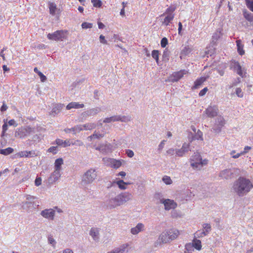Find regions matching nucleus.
<instances>
[{"instance_id": "16", "label": "nucleus", "mask_w": 253, "mask_h": 253, "mask_svg": "<svg viewBox=\"0 0 253 253\" xmlns=\"http://www.w3.org/2000/svg\"><path fill=\"white\" fill-rule=\"evenodd\" d=\"M128 245L125 244L118 248L114 249L107 253H127L128 251Z\"/></svg>"}, {"instance_id": "26", "label": "nucleus", "mask_w": 253, "mask_h": 253, "mask_svg": "<svg viewBox=\"0 0 253 253\" xmlns=\"http://www.w3.org/2000/svg\"><path fill=\"white\" fill-rule=\"evenodd\" d=\"M165 17L162 21V24L164 25L168 26L174 18V14L165 15Z\"/></svg>"}, {"instance_id": "57", "label": "nucleus", "mask_w": 253, "mask_h": 253, "mask_svg": "<svg viewBox=\"0 0 253 253\" xmlns=\"http://www.w3.org/2000/svg\"><path fill=\"white\" fill-rule=\"evenodd\" d=\"M185 249L186 251L185 252H190L192 250H193V245L192 243H188L185 245Z\"/></svg>"}, {"instance_id": "32", "label": "nucleus", "mask_w": 253, "mask_h": 253, "mask_svg": "<svg viewBox=\"0 0 253 253\" xmlns=\"http://www.w3.org/2000/svg\"><path fill=\"white\" fill-rule=\"evenodd\" d=\"M118 121L121 122L127 123L132 120V118L130 116H121L118 115Z\"/></svg>"}, {"instance_id": "38", "label": "nucleus", "mask_w": 253, "mask_h": 253, "mask_svg": "<svg viewBox=\"0 0 253 253\" xmlns=\"http://www.w3.org/2000/svg\"><path fill=\"white\" fill-rule=\"evenodd\" d=\"M13 152V149L11 147H8L4 149H0V154L7 155L12 153Z\"/></svg>"}, {"instance_id": "56", "label": "nucleus", "mask_w": 253, "mask_h": 253, "mask_svg": "<svg viewBox=\"0 0 253 253\" xmlns=\"http://www.w3.org/2000/svg\"><path fill=\"white\" fill-rule=\"evenodd\" d=\"M18 157L28 158V151H20L17 154Z\"/></svg>"}, {"instance_id": "6", "label": "nucleus", "mask_w": 253, "mask_h": 253, "mask_svg": "<svg viewBox=\"0 0 253 253\" xmlns=\"http://www.w3.org/2000/svg\"><path fill=\"white\" fill-rule=\"evenodd\" d=\"M66 32L63 30H57L53 33H49L47 37L49 40L53 41H62L65 38Z\"/></svg>"}, {"instance_id": "30", "label": "nucleus", "mask_w": 253, "mask_h": 253, "mask_svg": "<svg viewBox=\"0 0 253 253\" xmlns=\"http://www.w3.org/2000/svg\"><path fill=\"white\" fill-rule=\"evenodd\" d=\"M96 150L100 151L102 153H107L110 149V144L101 145L96 148Z\"/></svg>"}, {"instance_id": "46", "label": "nucleus", "mask_w": 253, "mask_h": 253, "mask_svg": "<svg viewBox=\"0 0 253 253\" xmlns=\"http://www.w3.org/2000/svg\"><path fill=\"white\" fill-rule=\"evenodd\" d=\"M113 159L109 158H104L102 159V161L103 162V163L106 165V166L111 167L112 165V161Z\"/></svg>"}, {"instance_id": "17", "label": "nucleus", "mask_w": 253, "mask_h": 253, "mask_svg": "<svg viewBox=\"0 0 253 253\" xmlns=\"http://www.w3.org/2000/svg\"><path fill=\"white\" fill-rule=\"evenodd\" d=\"M89 235L95 242H98L100 238V229L96 227L91 228L89 231Z\"/></svg>"}, {"instance_id": "50", "label": "nucleus", "mask_w": 253, "mask_h": 253, "mask_svg": "<svg viewBox=\"0 0 253 253\" xmlns=\"http://www.w3.org/2000/svg\"><path fill=\"white\" fill-rule=\"evenodd\" d=\"M71 145H76L78 146H81L84 145V143L80 140H76L74 141L71 140Z\"/></svg>"}, {"instance_id": "18", "label": "nucleus", "mask_w": 253, "mask_h": 253, "mask_svg": "<svg viewBox=\"0 0 253 253\" xmlns=\"http://www.w3.org/2000/svg\"><path fill=\"white\" fill-rule=\"evenodd\" d=\"M208 163V160L205 159L203 160L201 157V160L199 162L194 163L191 165V167L194 169H200L203 166H206Z\"/></svg>"}, {"instance_id": "22", "label": "nucleus", "mask_w": 253, "mask_h": 253, "mask_svg": "<svg viewBox=\"0 0 253 253\" xmlns=\"http://www.w3.org/2000/svg\"><path fill=\"white\" fill-rule=\"evenodd\" d=\"M84 107V104H80L78 102H72L69 103L66 106V109L70 110L71 109H79Z\"/></svg>"}, {"instance_id": "55", "label": "nucleus", "mask_w": 253, "mask_h": 253, "mask_svg": "<svg viewBox=\"0 0 253 253\" xmlns=\"http://www.w3.org/2000/svg\"><path fill=\"white\" fill-rule=\"evenodd\" d=\"M93 6L96 7H100L102 5V2L100 0H91Z\"/></svg>"}, {"instance_id": "61", "label": "nucleus", "mask_w": 253, "mask_h": 253, "mask_svg": "<svg viewBox=\"0 0 253 253\" xmlns=\"http://www.w3.org/2000/svg\"><path fill=\"white\" fill-rule=\"evenodd\" d=\"M36 197L33 196L27 195L26 196V201H29L31 203H35L34 200L36 199Z\"/></svg>"}, {"instance_id": "20", "label": "nucleus", "mask_w": 253, "mask_h": 253, "mask_svg": "<svg viewBox=\"0 0 253 253\" xmlns=\"http://www.w3.org/2000/svg\"><path fill=\"white\" fill-rule=\"evenodd\" d=\"M145 225L142 223H138L136 226L132 227L130 229V233L132 235H137L139 233L144 231Z\"/></svg>"}, {"instance_id": "5", "label": "nucleus", "mask_w": 253, "mask_h": 253, "mask_svg": "<svg viewBox=\"0 0 253 253\" xmlns=\"http://www.w3.org/2000/svg\"><path fill=\"white\" fill-rule=\"evenodd\" d=\"M35 132V128L26 126L19 128L15 132V136L20 138H24L26 136L33 134Z\"/></svg>"}, {"instance_id": "2", "label": "nucleus", "mask_w": 253, "mask_h": 253, "mask_svg": "<svg viewBox=\"0 0 253 253\" xmlns=\"http://www.w3.org/2000/svg\"><path fill=\"white\" fill-rule=\"evenodd\" d=\"M253 188V183L249 179L244 177H239L234 181L232 190L239 197L247 195Z\"/></svg>"}, {"instance_id": "29", "label": "nucleus", "mask_w": 253, "mask_h": 253, "mask_svg": "<svg viewBox=\"0 0 253 253\" xmlns=\"http://www.w3.org/2000/svg\"><path fill=\"white\" fill-rule=\"evenodd\" d=\"M48 4L50 14L54 15L57 12L59 11V9L57 8L56 5L54 3L49 2Z\"/></svg>"}, {"instance_id": "21", "label": "nucleus", "mask_w": 253, "mask_h": 253, "mask_svg": "<svg viewBox=\"0 0 253 253\" xmlns=\"http://www.w3.org/2000/svg\"><path fill=\"white\" fill-rule=\"evenodd\" d=\"M79 126L81 127L82 131L84 130H91L96 127V125L95 123H89L84 125H80Z\"/></svg>"}, {"instance_id": "45", "label": "nucleus", "mask_w": 253, "mask_h": 253, "mask_svg": "<svg viewBox=\"0 0 253 253\" xmlns=\"http://www.w3.org/2000/svg\"><path fill=\"white\" fill-rule=\"evenodd\" d=\"M159 52L157 50H153L152 52V57L156 60V61L158 64L159 62Z\"/></svg>"}, {"instance_id": "52", "label": "nucleus", "mask_w": 253, "mask_h": 253, "mask_svg": "<svg viewBox=\"0 0 253 253\" xmlns=\"http://www.w3.org/2000/svg\"><path fill=\"white\" fill-rule=\"evenodd\" d=\"M248 8L253 11V0H245Z\"/></svg>"}, {"instance_id": "12", "label": "nucleus", "mask_w": 253, "mask_h": 253, "mask_svg": "<svg viewBox=\"0 0 253 253\" xmlns=\"http://www.w3.org/2000/svg\"><path fill=\"white\" fill-rule=\"evenodd\" d=\"M101 111L99 107H95L87 110L82 114L83 118L86 119L87 117L94 116Z\"/></svg>"}, {"instance_id": "48", "label": "nucleus", "mask_w": 253, "mask_h": 253, "mask_svg": "<svg viewBox=\"0 0 253 253\" xmlns=\"http://www.w3.org/2000/svg\"><path fill=\"white\" fill-rule=\"evenodd\" d=\"M221 34L220 31L217 30L212 36L213 41L217 40L221 36Z\"/></svg>"}, {"instance_id": "9", "label": "nucleus", "mask_w": 253, "mask_h": 253, "mask_svg": "<svg viewBox=\"0 0 253 253\" xmlns=\"http://www.w3.org/2000/svg\"><path fill=\"white\" fill-rule=\"evenodd\" d=\"M190 143H184L181 148L175 149L176 156L179 157H183L186 153L190 151Z\"/></svg>"}, {"instance_id": "54", "label": "nucleus", "mask_w": 253, "mask_h": 253, "mask_svg": "<svg viewBox=\"0 0 253 253\" xmlns=\"http://www.w3.org/2000/svg\"><path fill=\"white\" fill-rule=\"evenodd\" d=\"M82 27L84 29H90L92 27V24L84 22L82 24Z\"/></svg>"}, {"instance_id": "59", "label": "nucleus", "mask_w": 253, "mask_h": 253, "mask_svg": "<svg viewBox=\"0 0 253 253\" xmlns=\"http://www.w3.org/2000/svg\"><path fill=\"white\" fill-rule=\"evenodd\" d=\"M48 152L52 153L53 154H55L57 152V146H52L50 147L47 150Z\"/></svg>"}, {"instance_id": "10", "label": "nucleus", "mask_w": 253, "mask_h": 253, "mask_svg": "<svg viewBox=\"0 0 253 253\" xmlns=\"http://www.w3.org/2000/svg\"><path fill=\"white\" fill-rule=\"evenodd\" d=\"M161 203L164 204L166 211L174 209L177 207V204L173 200L169 199H161Z\"/></svg>"}, {"instance_id": "51", "label": "nucleus", "mask_w": 253, "mask_h": 253, "mask_svg": "<svg viewBox=\"0 0 253 253\" xmlns=\"http://www.w3.org/2000/svg\"><path fill=\"white\" fill-rule=\"evenodd\" d=\"M203 227L205 229L206 233L208 234L211 230V226L209 223H204L203 225Z\"/></svg>"}, {"instance_id": "14", "label": "nucleus", "mask_w": 253, "mask_h": 253, "mask_svg": "<svg viewBox=\"0 0 253 253\" xmlns=\"http://www.w3.org/2000/svg\"><path fill=\"white\" fill-rule=\"evenodd\" d=\"M61 176V172L60 170L54 169V171L51 173L48 178V182L49 184H53L58 180Z\"/></svg>"}, {"instance_id": "37", "label": "nucleus", "mask_w": 253, "mask_h": 253, "mask_svg": "<svg viewBox=\"0 0 253 253\" xmlns=\"http://www.w3.org/2000/svg\"><path fill=\"white\" fill-rule=\"evenodd\" d=\"M114 183H116V184L118 186V187L121 190H126V182H124L123 180H119L117 181L114 182Z\"/></svg>"}, {"instance_id": "4", "label": "nucleus", "mask_w": 253, "mask_h": 253, "mask_svg": "<svg viewBox=\"0 0 253 253\" xmlns=\"http://www.w3.org/2000/svg\"><path fill=\"white\" fill-rule=\"evenodd\" d=\"M97 176V171L95 169L91 168L85 172L82 177V183L84 185L91 184Z\"/></svg>"}, {"instance_id": "31", "label": "nucleus", "mask_w": 253, "mask_h": 253, "mask_svg": "<svg viewBox=\"0 0 253 253\" xmlns=\"http://www.w3.org/2000/svg\"><path fill=\"white\" fill-rule=\"evenodd\" d=\"M63 164V160L62 158L56 159L54 163V169L61 171V166Z\"/></svg>"}, {"instance_id": "41", "label": "nucleus", "mask_w": 253, "mask_h": 253, "mask_svg": "<svg viewBox=\"0 0 253 253\" xmlns=\"http://www.w3.org/2000/svg\"><path fill=\"white\" fill-rule=\"evenodd\" d=\"M169 51L166 48L164 51L162 58L163 60L165 61H168L169 60Z\"/></svg>"}, {"instance_id": "13", "label": "nucleus", "mask_w": 253, "mask_h": 253, "mask_svg": "<svg viewBox=\"0 0 253 253\" xmlns=\"http://www.w3.org/2000/svg\"><path fill=\"white\" fill-rule=\"evenodd\" d=\"M39 205H36L35 203H31L29 201H25L22 202V208L25 210L27 212H30L34 209H36Z\"/></svg>"}, {"instance_id": "34", "label": "nucleus", "mask_w": 253, "mask_h": 253, "mask_svg": "<svg viewBox=\"0 0 253 253\" xmlns=\"http://www.w3.org/2000/svg\"><path fill=\"white\" fill-rule=\"evenodd\" d=\"M192 244L194 248L197 250H201L202 248L201 242L200 240L197 239L196 238L193 240Z\"/></svg>"}, {"instance_id": "42", "label": "nucleus", "mask_w": 253, "mask_h": 253, "mask_svg": "<svg viewBox=\"0 0 253 253\" xmlns=\"http://www.w3.org/2000/svg\"><path fill=\"white\" fill-rule=\"evenodd\" d=\"M202 136H203V133H202V132L201 130H198L196 132V134H195V136L193 137V138L191 140V141H192L194 139L203 140Z\"/></svg>"}, {"instance_id": "36", "label": "nucleus", "mask_w": 253, "mask_h": 253, "mask_svg": "<svg viewBox=\"0 0 253 253\" xmlns=\"http://www.w3.org/2000/svg\"><path fill=\"white\" fill-rule=\"evenodd\" d=\"M118 115L113 116L109 118H106L103 120V123H110L111 122H118Z\"/></svg>"}, {"instance_id": "27", "label": "nucleus", "mask_w": 253, "mask_h": 253, "mask_svg": "<svg viewBox=\"0 0 253 253\" xmlns=\"http://www.w3.org/2000/svg\"><path fill=\"white\" fill-rule=\"evenodd\" d=\"M209 76L207 77H201L199 79H198L195 82L194 84V85L193 88L195 89L198 88L202 84L206 81V80L208 78Z\"/></svg>"}, {"instance_id": "23", "label": "nucleus", "mask_w": 253, "mask_h": 253, "mask_svg": "<svg viewBox=\"0 0 253 253\" xmlns=\"http://www.w3.org/2000/svg\"><path fill=\"white\" fill-rule=\"evenodd\" d=\"M64 130L67 133H70L71 131H72L74 134H76L77 133L82 131V128L81 127H80V126H79V125H77L71 128H65Z\"/></svg>"}, {"instance_id": "53", "label": "nucleus", "mask_w": 253, "mask_h": 253, "mask_svg": "<svg viewBox=\"0 0 253 253\" xmlns=\"http://www.w3.org/2000/svg\"><path fill=\"white\" fill-rule=\"evenodd\" d=\"M235 93L239 97L242 98L244 96V92L240 87H238L236 89Z\"/></svg>"}, {"instance_id": "7", "label": "nucleus", "mask_w": 253, "mask_h": 253, "mask_svg": "<svg viewBox=\"0 0 253 253\" xmlns=\"http://www.w3.org/2000/svg\"><path fill=\"white\" fill-rule=\"evenodd\" d=\"M225 124V121L223 117L221 116H217L215 120L214 125L212 127L213 130L216 133H219L221 131V128Z\"/></svg>"}, {"instance_id": "1", "label": "nucleus", "mask_w": 253, "mask_h": 253, "mask_svg": "<svg viewBox=\"0 0 253 253\" xmlns=\"http://www.w3.org/2000/svg\"><path fill=\"white\" fill-rule=\"evenodd\" d=\"M107 197L106 206L108 209L112 210L131 201L133 196L128 192H121L117 195H116V192H111L107 195Z\"/></svg>"}, {"instance_id": "8", "label": "nucleus", "mask_w": 253, "mask_h": 253, "mask_svg": "<svg viewBox=\"0 0 253 253\" xmlns=\"http://www.w3.org/2000/svg\"><path fill=\"white\" fill-rule=\"evenodd\" d=\"M218 111V108L216 105H210L204 112L203 115L206 114L208 117L213 118L217 116Z\"/></svg>"}, {"instance_id": "25", "label": "nucleus", "mask_w": 253, "mask_h": 253, "mask_svg": "<svg viewBox=\"0 0 253 253\" xmlns=\"http://www.w3.org/2000/svg\"><path fill=\"white\" fill-rule=\"evenodd\" d=\"M63 106L64 105L62 104H56L52 108L50 114H53L54 116L57 115L60 113Z\"/></svg>"}, {"instance_id": "63", "label": "nucleus", "mask_w": 253, "mask_h": 253, "mask_svg": "<svg viewBox=\"0 0 253 253\" xmlns=\"http://www.w3.org/2000/svg\"><path fill=\"white\" fill-rule=\"evenodd\" d=\"M154 198L157 200H159V202L161 203V199H164L163 198V195L161 193H156L155 194V196H154Z\"/></svg>"}, {"instance_id": "49", "label": "nucleus", "mask_w": 253, "mask_h": 253, "mask_svg": "<svg viewBox=\"0 0 253 253\" xmlns=\"http://www.w3.org/2000/svg\"><path fill=\"white\" fill-rule=\"evenodd\" d=\"M207 235V234L204 231H198L195 234V237L200 238Z\"/></svg>"}, {"instance_id": "11", "label": "nucleus", "mask_w": 253, "mask_h": 253, "mask_svg": "<svg viewBox=\"0 0 253 253\" xmlns=\"http://www.w3.org/2000/svg\"><path fill=\"white\" fill-rule=\"evenodd\" d=\"M55 214V211L53 209H46L42 210L41 215L44 218L53 220Z\"/></svg>"}, {"instance_id": "33", "label": "nucleus", "mask_w": 253, "mask_h": 253, "mask_svg": "<svg viewBox=\"0 0 253 253\" xmlns=\"http://www.w3.org/2000/svg\"><path fill=\"white\" fill-rule=\"evenodd\" d=\"M111 161L112 163L111 167L115 169H118L120 168L122 166V162L124 161L123 160H117L114 159H113V160Z\"/></svg>"}, {"instance_id": "62", "label": "nucleus", "mask_w": 253, "mask_h": 253, "mask_svg": "<svg viewBox=\"0 0 253 253\" xmlns=\"http://www.w3.org/2000/svg\"><path fill=\"white\" fill-rule=\"evenodd\" d=\"M191 51V48L188 46H185L182 50V53L184 55H187Z\"/></svg>"}, {"instance_id": "40", "label": "nucleus", "mask_w": 253, "mask_h": 253, "mask_svg": "<svg viewBox=\"0 0 253 253\" xmlns=\"http://www.w3.org/2000/svg\"><path fill=\"white\" fill-rule=\"evenodd\" d=\"M175 8L173 7H169L166 10L165 12L160 16V18H162V17H164L165 15L173 14V12Z\"/></svg>"}, {"instance_id": "3", "label": "nucleus", "mask_w": 253, "mask_h": 253, "mask_svg": "<svg viewBox=\"0 0 253 253\" xmlns=\"http://www.w3.org/2000/svg\"><path fill=\"white\" fill-rule=\"evenodd\" d=\"M179 235V231L175 229H170L163 232L155 243V247L161 243L166 244L176 239Z\"/></svg>"}, {"instance_id": "19", "label": "nucleus", "mask_w": 253, "mask_h": 253, "mask_svg": "<svg viewBox=\"0 0 253 253\" xmlns=\"http://www.w3.org/2000/svg\"><path fill=\"white\" fill-rule=\"evenodd\" d=\"M233 172L231 169H225L219 173V177L222 179H228L232 177Z\"/></svg>"}, {"instance_id": "15", "label": "nucleus", "mask_w": 253, "mask_h": 253, "mask_svg": "<svg viewBox=\"0 0 253 253\" xmlns=\"http://www.w3.org/2000/svg\"><path fill=\"white\" fill-rule=\"evenodd\" d=\"M186 73L187 71L185 70H181L179 72L173 73L170 77V81L172 82H177L182 78Z\"/></svg>"}, {"instance_id": "35", "label": "nucleus", "mask_w": 253, "mask_h": 253, "mask_svg": "<svg viewBox=\"0 0 253 253\" xmlns=\"http://www.w3.org/2000/svg\"><path fill=\"white\" fill-rule=\"evenodd\" d=\"M236 43L239 53L241 55L244 54L245 51L243 50V45L242 44L241 41L237 40L236 41Z\"/></svg>"}, {"instance_id": "58", "label": "nucleus", "mask_w": 253, "mask_h": 253, "mask_svg": "<svg viewBox=\"0 0 253 253\" xmlns=\"http://www.w3.org/2000/svg\"><path fill=\"white\" fill-rule=\"evenodd\" d=\"M48 242L52 247H55L56 242L51 236L48 237Z\"/></svg>"}, {"instance_id": "43", "label": "nucleus", "mask_w": 253, "mask_h": 253, "mask_svg": "<svg viewBox=\"0 0 253 253\" xmlns=\"http://www.w3.org/2000/svg\"><path fill=\"white\" fill-rule=\"evenodd\" d=\"M244 17L249 21H253V15L252 13H249L247 11H244Z\"/></svg>"}, {"instance_id": "44", "label": "nucleus", "mask_w": 253, "mask_h": 253, "mask_svg": "<svg viewBox=\"0 0 253 253\" xmlns=\"http://www.w3.org/2000/svg\"><path fill=\"white\" fill-rule=\"evenodd\" d=\"M163 181L167 185L171 184L172 183V181L170 177L167 175H165L162 178Z\"/></svg>"}, {"instance_id": "60", "label": "nucleus", "mask_w": 253, "mask_h": 253, "mask_svg": "<svg viewBox=\"0 0 253 253\" xmlns=\"http://www.w3.org/2000/svg\"><path fill=\"white\" fill-rule=\"evenodd\" d=\"M166 141V140H163L159 144V145L158 146V151L159 152H161L162 151V150L163 149V148H164V146H165Z\"/></svg>"}, {"instance_id": "39", "label": "nucleus", "mask_w": 253, "mask_h": 253, "mask_svg": "<svg viewBox=\"0 0 253 253\" xmlns=\"http://www.w3.org/2000/svg\"><path fill=\"white\" fill-rule=\"evenodd\" d=\"M103 136H104L103 134H101V133L95 131L92 135H90V136H89L88 137V139H90L91 140L93 138L99 139L100 138L103 137Z\"/></svg>"}, {"instance_id": "24", "label": "nucleus", "mask_w": 253, "mask_h": 253, "mask_svg": "<svg viewBox=\"0 0 253 253\" xmlns=\"http://www.w3.org/2000/svg\"><path fill=\"white\" fill-rule=\"evenodd\" d=\"M56 143L59 146H63L64 147L69 146L71 145V140L67 139L63 140L60 139H57L56 140Z\"/></svg>"}, {"instance_id": "28", "label": "nucleus", "mask_w": 253, "mask_h": 253, "mask_svg": "<svg viewBox=\"0 0 253 253\" xmlns=\"http://www.w3.org/2000/svg\"><path fill=\"white\" fill-rule=\"evenodd\" d=\"M201 155L198 152H195L193 154V155L191 156L190 161V165L192 164L193 162H199V161L201 160Z\"/></svg>"}, {"instance_id": "64", "label": "nucleus", "mask_w": 253, "mask_h": 253, "mask_svg": "<svg viewBox=\"0 0 253 253\" xmlns=\"http://www.w3.org/2000/svg\"><path fill=\"white\" fill-rule=\"evenodd\" d=\"M168 42L166 38H163L161 41V45L162 47H165L168 44Z\"/></svg>"}, {"instance_id": "47", "label": "nucleus", "mask_w": 253, "mask_h": 253, "mask_svg": "<svg viewBox=\"0 0 253 253\" xmlns=\"http://www.w3.org/2000/svg\"><path fill=\"white\" fill-rule=\"evenodd\" d=\"M230 155L232 157V158L234 159L238 158L239 157L242 155L240 153H236L235 150H232L230 152Z\"/></svg>"}]
</instances>
